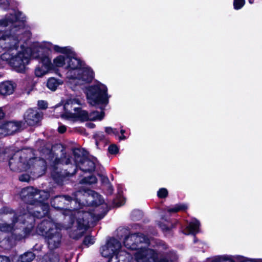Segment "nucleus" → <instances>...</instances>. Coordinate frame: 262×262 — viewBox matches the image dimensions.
<instances>
[{"label": "nucleus", "mask_w": 262, "mask_h": 262, "mask_svg": "<svg viewBox=\"0 0 262 262\" xmlns=\"http://www.w3.org/2000/svg\"><path fill=\"white\" fill-rule=\"evenodd\" d=\"M39 190L33 187H27L22 189L20 192V196L25 203L34 206L33 214L24 213L19 215L18 223L23 225V232L24 237L30 235L35 226V217L40 219L48 216L50 213V206L47 202L48 196L42 195Z\"/></svg>", "instance_id": "1"}, {"label": "nucleus", "mask_w": 262, "mask_h": 262, "mask_svg": "<svg viewBox=\"0 0 262 262\" xmlns=\"http://www.w3.org/2000/svg\"><path fill=\"white\" fill-rule=\"evenodd\" d=\"M52 50L47 47H38L34 48L31 52L33 58L39 60L41 66L36 68L35 75L36 77H40L47 74L49 71L54 70L55 67H62L67 61V57L63 55H59L51 62L50 55Z\"/></svg>", "instance_id": "2"}, {"label": "nucleus", "mask_w": 262, "mask_h": 262, "mask_svg": "<svg viewBox=\"0 0 262 262\" xmlns=\"http://www.w3.org/2000/svg\"><path fill=\"white\" fill-rule=\"evenodd\" d=\"M50 203L53 208L61 211L64 215L72 214L70 216L72 225L76 220L73 216L77 214V212L80 210L82 206L80 200L68 194L57 195L52 198Z\"/></svg>", "instance_id": "3"}, {"label": "nucleus", "mask_w": 262, "mask_h": 262, "mask_svg": "<svg viewBox=\"0 0 262 262\" xmlns=\"http://www.w3.org/2000/svg\"><path fill=\"white\" fill-rule=\"evenodd\" d=\"M86 95L89 104L103 110L109 102L106 86L101 83L86 88Z\"/></svg>", "instance_id": "4"}, {"label": "nucleus", "mask_w": 262, "mask_h": 262, "mask_svg": "<svg viewBox=\"0 0 262 262\" xmlns=\"http://www.w3.org/2000/svg\"><path fill=\"white\" fill-rule=\"evenodd\" d=\"M1 58L8 62L17 72L24 73L25 72L26 66L30 62V56L27 52L23 51L18 52L15 55L5 52L2 54Z\"/></svg>", "instance_id": "5"}, {"label": "nucleus", "mask_w": 262, "mask_h": 262, "mask_svg": "<svg viewBox=\"0 0 262 262\" xmlns=\"http://www.w3.org/2000/svg\"><path fill=\"white\" fill-rule=\"evenodd\" d=\"M108 211L107 208L104 209L102 213L97 214L92 211L80 210L77 212V214H75L73 217L76 219L77 230L86 231L90 227V223L93 221L97 222L101 220Z\"/></svg>", "instance_id": "6"}, {"label": "nucleus", "mask_w": 262, "mask_h": 262, "mask_svg": "<svg viewBox=\"0 0 262 262\" xmlns=\"http://www.w3.org/2000/svg\"><path fill=\"white\" fill-rule=\"evenodd\" d=\"M30 157L23 151L14 153L9 160V166L11 170L20 172L30 168Z\"/></svg>", "instance_id": "7"}, {"label": "nucleus", "mask_w": 262, "mask_h": 262, "mask_svg": "<svg viewBox=\"0 0 262 262\" xmlns=\"http://www.w3.org/2000/svg\"><path fill=\"white\" fill-rule=\"evenodd\" d=\"M69 104V103H66L64 105L63 108L65 111L67 110V105ZM74 110L75 112V113L66 111L65 113L62 115V117H65L67 118H73L81 122H84L88 120H94L96 119L101 120L104 115V113L103 111L100 113L98 111H95L93 113H96L97 114V116L95 118L91 119L89 118L88 112L86 111L82 110L81 107H75Z\"/></svg>", "instance_id": "8"}, {"label": "nucleus", "mask_w": 262, "mask_h": 262, "mask_svg": "<svg viewBox=\"0 0 262 262\" xmlns=\"http://www.w3.org/2000/svg\"><path fill=\"white\" fill-rule=\"evenodd\" d=\"M78 167L76 164H71L70 167L66 169L55 165L51 172L52 179L58 185H62L64 179L74 176L76 173Z\"/></svg>", "instance_id": "9"}, {"label": "nucleus", "mask_w": 262, "mask_h": 262, "mask_svg": "<svg viewBox=\"0 0 262 262\" xmlns=\"http://www.w3.org/2000/svg\"><path fill=\"white\" fill-rule=\"evenodd\" d=\"M121 248V243L115 237H111L106 242V244L102 246L100 251L101 255L105 258H110L112 255L117 254L118 251Z\"/></svg>", "instance_id": "10"}, {"label": "nucleus", "mask_w": 262, "mask_h": 262, "mask_svg": "<svg viewBox=\"0 0 262 262\" xmlns=\"http://www.w3.org/2000/svg\"><path fill=\"white\" fill-rule=\"evenodd\" d=\"M48 247L50 250L58 248L61 242L62 234L60 228L55 229L54 231L48 234L45 237Z\"/></svg>", "instance_id": "11"}, {"label": "nucleus", "mask_w": 262, "mask_h": 262, "mask_svg": "<svg viewBox=\"0 0 262 262\" xmlns=\"http://www.w3.org/2000/svg\"><path fill=\"white\" fill-rule=\"evenodd\" d=\"M57 228V225L52 220L45 219L38 224L36 232L38 235L45 237Z\"/></svg>", "instance_id": "12"}, {"label": "nucleus", "mask_w": 262, "mask_h": 262, "mask_svg": "<svg viewBox=\"0 0 262 262\" xmlns=\"http://www.w3.org/2000/svg\"><path fill=\"white\" fill-rule=\"evenodd\" d=\"M42 116V112H39L37 110L30 108L25 112L24 118L29 126H34L41 120Z\"/></svg>", "instance_id": "13"}, {"label": "nucleus", "mask_w": 262, "mask_h": 262, "mask_svg": "<svg viewBox=\"0 0 262 262\" xmlns=\"http://www.w3.org/2000/svg\"><path fill=\"white\" fill-rule=\"evenodd\" d=\"M20 123L14 121H6L0 124V136H6L14 134L20 126Z\"/></svg>", "instance_id": "14"}, {"label": "nucleus", "mask_w": 262, "mask_h": 262, "mask_svg": "<svg viewBox=\"0 0 262 262\" xmlns=\"http://www.w3.org/2000/svg\"><path fill=\"white\" fill-rule=\"evenodd\" d=\"M137 250L135 254V259L137 262H151V259L153 261L151 256L153 251H156L155 250L144 247Z\"/></svg>", "instance_id": "15"}, {"label": "nucleus", "mask_w": 262, "mask_h": 262, "mask_svg": "<svg viewBox=\"0 0 262 262\" xmlns=\"http://www.w3.org/2000/svg\"><path fill=\"white\" fill-rule=\"evenodd\" d=\"M80 72L78 74V78L79 80L85 83L91 82L94 78V73L90 67L80 69Z\"/></svg>", "instance_id": "16"}, {"label": "nucleus", "mask_w": 262, "mask_h": 262, "mask_svg": "<svg viewBox=\"0 0 262 262\" xmlns=\"http://www.w3.org/2000/svg\"><path fill=\"white\" fill-rule=\"evenodd\" d=\"M78 166L81 170L85 172H92L94 171L96 169L95 162L93 160L89 158L88 156H86L83 160L78 164Z\"/></svg>", "instance_id": "17"}, {"label": "nucleus", "mask_w": 262, "mask_h": 262, "mask_svg": "<svg viewBox=\"0 0 262 262\" xmlns=\"http://www.w3.org/2000/svg\"><path fill=\"white\" fill-rule=\"evenodd\" d=\"M73 160L77 166L89 155V152L82 148H72Z\"/></svg>", "instance_id": "18"}, {"label": "nucleus", "mask_w": 262, "mask_h": 262, "mask_svg": "<svg viewBox=\"0 0 262 262\" xmlns=\"http://www.w3.org/2000/svg\"><path fill=\"white\" fill-rule=\"evenodd\" d=\"M67 69L69 70H75L80 69L82 67V61L77 57V54L75 52V55L73 56H70L69 57H67Z\"/></svg>", "instance_id": "19"}, {"label": "nucleus", "mask_w": 262, "mask_h": 262, "mask_svg": "<svg viewBox=\"0 0 262 262\" xmlns=\"http://www.w3.org/2000/svg\"><path fill=\"white\" fill-rule=\"evenodd\" d=\"M19 215L14 214L11 219V224L2 223L0 224V231L4 232H12L14 230L15 224L19 222Z\"/></svg>", "instance_id": "20"}, {"label": "nucleus", "mask_w": 262, "mask_h": 262, "mask_svg": "<svg viewBox=\"0 0 262 262\" xmlns=\"http://www.w3.org/2000/svg\"><path fill=\"white\" fill-rule=\"evenodd\" d=\"M14 91V87L10 81H6L0 83V95L7 96L12 94Z\"/></svg>", "instance_id": "21"}, {"label": "nucleus", "mask_w": 262, "mask_h": 262, "mask_svg": "<svg viewBox=\"0 0 262 262\" xmlns=\"http://www.w3.org/2000/svg\"><path fill=\"white\" fill-rule=\"evenodd\" d=\"M134 237V243L138 246V249L144 248L143 244H148L149 239L148 237L143 233L137 232L133 233Z\"/></svg>", "instance_id": "22"}, {"label": "nucleus", "mask_w": 262, "mask_h": 262, "mask_svg": "<svg viewBox=\"0 0 262 262\" xmlns=\"http://www.w3.org/2000/svg\"><path fill=\"white\" fill-rule=\"evenodd\" d=\"M133 233L125 235L123 240V244L125 247L131 250H137L138 246L134 243Z\"/></svg>", "instance_id": "23"}, {"label": "nucleus", "mask_w": 262, "mask_h": 262, "mask_svg": "<svg viewBox=\"0 0 262 262\" xmlns=\"http://www.w3.org/2000/svg\"><path fill=\"white\" fill-rule=\"evenodd\" d=\"M9 20V24L10 23H14L17 21L21 22L23 25H25L26 22V16H25L23 13L19 11H17L15 12L14 15L7 18Z\"/></svg>", "instance_id": "24"}, {"label": "nucleus", "mask_w": 262, "mask_h": 262, "mask_svg": "<svg viewBox=\"0 0 262 262\" xmlns=\"http://www.w3.org/2000/svg\"><path fill=\"white\" fill-rule=\"evenodd\" d=\"M62 83V81L55 77H50L47 81V87L52 91H55L57 87Z\"/></svg>", "instance_id": "25"}, {"label": "nucleus", "mask_w": 262, "mask_h": 262, "mask_svg": "<svg viewBox=\"0 0 262 262\" xmlns=\"http://www.w3.org/2000/svg\"><path fill=\"white\" fill-rule=\"evenodd\" d=\"M53 49L55 52L64 54L66 57L75 55V52L72 51L70 47H61L58 45H55Z\"/></svg>", "instance_id": "26"}, {"label": "nucleus", "mask_w": 262, "mask_h": 262, "mask_svg": "<svg viewBox=\"0 0 262 262\" xmlns=\"http://www.w3.org/2000/svg\"><path fill=\"white\" fill-rule=\"evenodd\" d=\"M35 258V254L32 251H27L20 255L18 261L20 262H31Z\"/></svg>", "instance_id": "27"}, {"label": "nucleus", "mask_w": 262, "mask_h": 262, "mask_svg": "<svg viewBox=\"0 0 262 262\" xmlns=\"http://www.w3.org/2000/svg\"><path fill=\"white\" fill-rule=\"evenodd\" d=\"M188 209V206L185 204H177L173 207L169 208L167 211L169 213H177L179 211H186Z\"/></svg>", "instance_id": "28"}, {"label": "nucleus", "mask_w": 262, "mask_h": 262, "mask_svg": "<svg viewBox=\"0 0 262 262\" xmlns=\"http://www.w3.org/2000/svg\"><path fill=\"white\" fill-rule=\"evenodd\" d=\"M97 179L93 174L83 178L80 181V183L85 185H91L96 183Z\"/></svg>", "instance_id": "29"}, {"label": "nucleus", "mask_w": 262, "mask_h": 262, "mask_svg": "<svg viewBox=\"0 0 262 262\" xmlns=\"http://www.w3.org/2000/svg\"><path fill=\"white\" fill-rule=\"evenodd\" d=\"M200 223L198 220L190 222L188 226V229L192 234H195L199 231Z\"/></svg>", "instance_id": "30"}, {"label": "nucleus", "mask_w": 262, "mask_h": 262, "mask_svg": "<svg viewBox=\"0 0 262 262\" xmlns=\"http://www.w3.org/2000/svg\"><path fill=\"white\" fill-rule=\"evenodd\" d=\"M211 262H235L234 259L227 255L217 256L214 257Z\"/></svg>", "instance_id": "31"}, {"label": "nucleus", "mask_w": 262, "mask_h": 262, "mask_svg": "<svg viewBox=\"0 0 262 262\" xmlns=\"http://www.w3.org/2000/svg\"><path fill=\"white\" fill-rule=\"evenodd\" d=\"M41 262H59V257L54 254L45 255L42 257Z\"/></svg>", "instance_id": "32"}, {"label": "nucleus", "mask_w": 262, "mask_h": 262, "mask_svg": "<svg viewBox=\"0 0 262 262\" xmlns=\"http://www.w3.org/2000/svg\"><path fill=\"white\" fill-rule=\"evenodd\" d=\"M153 258V262H173V260L170 258H168L166 257H158V254L157 251H153L152 254Z\"/></svg>", "instance_id": "33"}, {"label": "nucleus", "mask_w": 262, "mask_h": 262, "mask_svg": "<svg viewBox=\"0 0 262 262\" xmlns=\"http://www.w3.org/2000/svg\"><path fill=\"white\" fill-rule=\"evenodd\" d=\"M93 138L95 140L96 145H98L99 142L105 141V136L102 132H98L93 135Z\"/></svg>", "instance_id": "34"}, {"label": "nucleus", "mask_w": 262, "mask_h": 262, "mask_svg": "<svg viewBox=\"0 0 262 262\" xmlns=\"http://www.w3.org/2000/svg\"><path fill=\"white\" fill-rule=\"evenodd\" d=\"M95 243V239L94 237L91 235H88L84 236L82 244L86 247H89L90 246L94 244Z\"/></svg>", "instance_id": "35"}, {"label": "nucleus", "mask_w": 262, "mask_h": 262, "mask_svg": "<svg viewBox=\"0 0 262 262\" xmlns=\"http://www.w3.org/2000/svg\"><path fill=\"white\" fill-rule=\"evenodd\" d=\"M168 195V191L165 188H161L157 191V196L159 199H165Z\"/></svg>", "instance_id": "36"}, {"label": "nucleus", "mask_w": 262, "mask_h": 262, "mask_svg": "<svg viewBox=\"0 0 262 262\" xmlns=\"http://www.w3.org/2000/svg\"><path fill=\"white\" fill-rule=\"evenodd\" d=\"M117 253H121V254L123 255V257L121 258V262H129L131 257V255L129 253L126 251H120V250H119V251L117 252Z\"/></svg>", "instance_id": "37"}, {"label": "nucleus", "mask_w": 262, "mask_h": 262, "mask_svg": "<svg viewBox=\"0 0 262 262\" xmlns=\"http://www.w3.org/2000/svg\"><path fill=\"white\" fill-rule=\"evenodd\" d=\"M108 152L111 155H116L119 152V148L115 144H111L108 147Z\"/></svg>", "instance_id": "38"}, {"label": "nucleus", "mask_w": 262, "mask_h": 262, "mask_svg": "<svg viewBox=\"0 0 262 262\" xmlns=\"http://www.w3.org/2000/svg\"><path fill=\"white\" fill-rule=\"evenodd\" d=\"M123 257L121 253H117L114 255H112L110 258H108L107 262H121V258Z\"/></svg>", "instance_id": "39"}, {"label": "nucleus", "mask_w": 262, "mask_h": 262, "mask_svg": "<svg viewBox=\"0 0 262 262\" xmlns=\"http://www.w3.org/2000/svg\"><path fill=\"white\" fill-rule=\"evenodd\" d=\"M245 4V0H233V6L235 10L241 9Z\"/></svg>", "instance_id": "40"}, {"label": "nucleus", "mask_w": 262, "mask_h": 262, "mask_svg": "<svg viewBox=\"0 0 262 262\" xmlns=\"http://www.w3.org/2000/svg\"><path fill=\"white\" fill-rule=\"evenodd\" d=\"M10 0H0V8L4 10H8L10 7Z\"/></svg>", "instance_id": "41"}, {"label": "nucleus", "mask_w": 262, "mask_h": 262, "mask_svg": "<svg viewBox=\"0 0 262 262\" xmlns=\"http://www.w3.org/2000/svg\"><path fill=\"white\" fill-rule=\"evenodd\" d=\"M37 105L39 109L45 110L48 108V104L46 101L40 100L38 101Z\"/></svg>", "instance_id": "42"}, {"label": "nucleus", "mask_w": 262, "mask_h": 262, "mask_svg": "<svg viewBox=\"0 0 262 262\" xmlns=\"http://www.w3.org/2000/svg\"><path fill=\"white\" fill-rule=\"evenodd\" d=\"M1 210L2 213L6 214H13L14 215V214H17L14 210L7 206L3 207Z\"/></svg>", "instance_id": "43"}, {"label": "nucleus", "mask_w": 262, "mask_h": 262, "mask_svg": "<svg viewBox=\"0 0 262 262\" xmlns=\"http://www.w3.org/2000/svg\"><path fill=\"white\" fill-rule=\"evenodd\" d=\"M41 152L45 155L51 156L53 155L52 147L50 146H43L41 149Z\"/></svg>", "instance_id": "44"}, {"label": "nucleus", "mask_w": 262, "mask_h": 262, "mask_svg": "<svg viewBox=\"0 0 262 262\" xmlns=\"http://www.w3.org/2000/svg\"><path fill=\"white\" fill-rule=\"evenodd\" d=\"M30 176L28 173H22L18 178V180L21 182H28L30 180Z\"/></svg>", "instance_id": "45"}, {"label": "nucleus", "mask_w": 262, "mask_h": 262, "mask_svg": "<svg viewBox=\"0 0 262 262\" xmlns=\"http://www.w3.org/2000/svg\"><path fill=\"white\" fill-rule=\"evenodd\" d=\"M98 176L100 178L101 182L102 184H110V181L108 177L106 176H104L102 174H98Z\"/></svg>", "instance_id": "46"}, {"label": "nucleus", "mask_w": 262, "mask_h": 262, "mask_svg": "<svg viewBox=\"0 0 262 262\" xmlns=\"http://www.w3.org/2000/svg\"><path fill=\"white\" fill-rule=\"evenodd\" d=\"M237 260L238 262H253L254 259H250L247 257H245L243 256H238L237 257Z\"/></svg>", "instance_id": "47"}, {"label": "nucleus", "mask_w": 262, "mask_h": 262, "mask_svg": "<svg viewBox=\"0 0 262 262\" xmlns=\"http://www.w3.org/2000/svg\"><path fill=\"white\" fill-rule=\"evenodd\" d=\"M9 25V20L7 18L0 19V27H7Z\"/></svg>", "instance_id": "48"}, {"label": "nucleus", "mask_w": 262, "mask_h": 262, "mask_svg": "<svg viewBox=\"0 0 262 262\" xmlns=\"http://www.w3.org/2000/svg\"><path fill=\"white\" fill-rule=\"evenodd\" d=\"M125 133V130L121 128L120 129V133L121 135L119 137V140H124L127 139V137L124 135Z\"/></svg>", "instance_id": "49"}, {"label": "nucleus", "mask_w": 262, "mask_h": 262, "mask_svg": "<svg viewBox=\"0 0 262 262\" xmlns=\"http://www.w3.org/2000/svg\"><path fill=\"white\" fill-rule=\"evenodd\" d=\"M67 130V127L64 125H60L58 128V132L59 133L63 134Z\"/></svg>", "instance_id": "50"}, {"label": "nucleus", "mask_w": 262, "mask_h": 262, "mask_svg": "<svg viewBox=\"0 0 262 262\" xmlns=\"http://www.w3.org/2000/svg\"><path fill=\"white\" fill-rule=\"evenodd\" d=\"M113 130V128L112 127L108 126L105 127V132L107 135H112Z\"/></svg>", "instance_id": "51"}, {"label": "nucleus", "mask_w": 262, "mask_h": 262, "mask_svg": "<svg viewBox=\"0 0 262 262\" xmlns=\"http://www.w3.org/2000/svg\"><path fill=\"white\" fill-rule=\"evenodd\" d=\"M6 114L4 112L2 107H0V120L3 119L5 117Z\"/></svg>", "instance_id": "52"}, {"label": "nucleus", "mask_w": 262, "mask_h": 262, "mask_svg": "<svg viewBox=\"0 0 262 262\" xmlns=\"http://www.w3.org/2000/svg\"><path fill=\"white\" fill-rule=\"evenodd\" d=\"M161 227L162 229L166 231H169L171 230V228L167 226L165 224L162 225Z\"/></svg>", "instance_id": "53"}, {"label": "nucleus", "mask_w": 262, "mask_h": 262, "mask_svg": "<svg viewBox=\"0 0 262 262\" xmlns=\"http://www.w3.org/2000/svg\"><path fill=\"white\" fill-rule=\"evenodd\" d=\"M109 185L108 186V188H107V190L108 191L109 193H110L111 194H112L114 191V188H113V187L112 185H111L110 184H108Z\"/></svg>", "instance_id": "54"}, {"label": "nucleus", "mask_w": 262, "mask_h": 262, "mask_svg": "<svg viewBox=\"0 0 262 262\" xmlns=\"http://www.w3.org/2000/svg\"><path fill=\"white\" fill-rule=\"evenodd\" d=\"M71 158L72 157L71 156H69L67 158H66L65 161V164L66 165H69V164L71 163Z\"/></svg>", "instance_id": "55"}, {"label": "nucleus", "mask_w": 262, "mask_h": 262, "mask_svg": "<svg viewBox=\"0 0 262 262\" xmlns=\"http://www.w3.org/2000/svg\"><path fill=\"white\" fill-rule=\"evenodd\" d=\"M113 130L112 134L114 135L115 136L119 135V132L117 128H113Z\"/></svg>", "instance_id": "56"}, {"label": "nucleus", "mask_w": 262, "mask_h": 262, "mask_svg": "<svg viewBox=\"0 0 262 262\" xmlns=\"http://www.w3.org/2000/svg\"><path fill=\"white\" fill-rule=\"evenodd\" d=\"M0 262H11L10 259L6 257L5 258H3V260H1Z\"/></svg>", "instance_id": "57"}, {"label": "nucleus", "mask_w": 262, "mask_h": 262, "mask_svg": "<svg viewBox=\"0 0 262 262\" xmlns=\"http://www.w3.org/2000/svg\"><path fill=\"white\" fill-rule=\"evenodd\" d=\"M88 126L91 128H93L95 127V124L93 123H89Z\"/></svg>", "instance_id": "58"}, {"label": "nucleus", "mask_w": 262, "mask_h": 262, "mask_svg": "<svg viewBox=\"0 0 262 262\" xmlns=\"http://www.w3.org/2000/svg\"><path fill=\"white\" fill-rule=\"evenodd\" d=\"M122 205V203L121 202H117L116 204H115V206L116 207H120Z\"/></svg>", "instance_id": "59"}, {"label": "nucleus", "mask_w": 262, "mask_h": 262, "mask_svg": "<svg viewBox=\"0 0 262 262\" xmlns=\"http://www.w3.org/2000/svg\"><path fill=\"white\" fill-rule=\"evenodd\" d=\"M60 161V159L58 158H56L55 160V164H58L59 161Z\"/></svg>", "instance_id": "60"}, {"label": "nucleus", "mask_w": 262, "mask_h": 262, "mask_svg": "<svg viewBox=\"0 0 262 262\" xmlns=\"http://www.w3.org/2000/svg\"><path fill=\"white\" fill-rule=\"evenodd\" d=\"M138 212H139V211H134L133 212L132 214L134 215V214H135L136 213H138Z\"/></svg>", "instance_id": "61"}, {"label": "nucleus", "mask_w": 262, "mask_h": 262, "mask_svg": "<svg viewBox=\"0 0 262 262\" xmlns=\"http://www.w3.org/2000/svg\"><path fill=\"white\" fill-rule=\"evenodd\" d=\"M83 233V232H82L80 234V235H79V237H76L75 238L78 239L79 237H80V236H81L82 235Z\"/></svg>", "instance_id": "62"}, {"label": "nucleus", "mask_w": 262, "mask_h": 262, "mask_svg": "<svg viewBox=\"0 0 262 262\" xmlns=\"http://www.w3.org/2000/svg\"><path fill=\"white\" fill-rule=\"evenodd\" d=\"M133 219H134V220H139V219H138V218H137V217H134V218H133Z\"/></svg>", "instance_id": "63"}, {"label": "nucleus", "mask_w": 262, "mask_h": 262, "mask_svg": "<svg viewBox=\"0 0 262 262\" xmlns=\"http://www.w3.org/2000/svg\"><path fill=\"white\" fill-rule=\"evenodd\" d=\"M254 262H262V260L259 261H254Z\"/></svg>", "instance_id": "64"}]
</instances>
